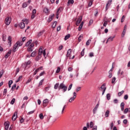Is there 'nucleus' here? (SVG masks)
I'll list each match as a JSON object with an SVG mask.
<instances>
[{
	"mask_svg": "<svg viewBox=\"0 0 130 130\" xmlns=\"http://www.w3.org/2000/svg\"><path fill=\"white\" fill-rule=\"evenodd\" d=\"M22 45H23V42L22 41H17L13 46L12 49L13 52H16L18 49V47H20V46H22Z\"/></svg>",
	"mask_w": 130,
	"mask_h": 130,
	"instance_id": "f257e3e1",
	"label": "nucleus"
},
{
	"mask_svg": "<svg viewBox=\"0 0 130 130\" xmlns=\"http://www.w3.org/2000/svg\"><path fill=\"white\" fill-rule=\"evenodd\" d=\"M61 89H63V91L64 92L67 91V90H68V87L66 86L63 83H60L59 84L58 89L60 90Z\"/></svg>",
	"mask_w": 130,
	"mask_h": 130,
	"instance_id": "f03ea898",
	"label": "nucleus"
},
{
	"mask_svg": "<svg viewBox=\"0 0 130 130\" xmlns=\"http://www.w3.org/2000/svg\"><path fill=\"white\" fill-rule=\"evenodd\" d=\"M63 10V9L62 8V7H60L58 9V10H57V11L56 13V19H58V15H59V13H61V12H62Z\"/></svg>",
	"mask_w": 130,
	"mask_h": 130,
	"instance_id": "7ed1b4c3",
	"label": "nucleus"
},
{
	"mask_svg": "<svg viewBox=\"0 0 130 130\" xmlns=\"http://www.w3.org/2000/svg\"><path fill=\"white\" fill-rule=\"evenodd\" d=\"M5 24L7 25H10L11 24V18L10 17H7L5 19Z\"/></svg>",
	"mask_w": 130,
	"mask_h": 130,
	"instance_id": "20e7f679",
	"label": "nucleus"
},
{
	"mask_svg": "<svg viewBox=\"0 0 130 130\" xmlns=\"http://www.w3.org/2000/svg\"><path fill=\"white\" fill-rule=\"evenodd\" d=\"M112 1L113 0H109L108 1V3L106 4V10L107 11L108 10V8H109V7H110L111 5V3H112Z\"/></svg>",
	"mask_w": 130,
	"mask_h": 130,
	"instance_id": "39448f33",
	"label": "nucleus"
},
{
	"mask_svg": "<svg viewBox=\"0 0 130 130\" xmlns=\"http://www.w3.org/2000/svg\"><path fill=\"white\" fill-rule=\"evenodd\" d=\"M53 18H54V14L50 15L48 19V22L49 23H50V22H51L52 20H53Z\"/></svg>",
	"mask_w": 130,
	"mask_h": 130,
	"instance_id": "423d86ee",
	"label": "nucleus"
},
{
	"mask_svg": "<svg viewBox=\"0 0 130 130\" xmlns=\"http://www.w3.org/2000/svg\"><path fill=\"white\" fill-rule=\"evenodd\" d=\"M17 112H16L12 116V120L13 121H15V120H16V119H17Z\"/></svg>",
	"mask_w": 130,
	"mask_h": 130,
	"instance_id": "0eeeda50",
	"label": "nucleus"
},
{
	"mask_svg": "<svg viewBox=\"0 0 130 130\" xmlns=\"http://www.w3.org/2000/svg\"><path fill=\"white\" fill-rule=\"evenodd\" d=\"M11 53H12V50H10L9 52H7V54L5 55V58H8V57H9V56L11 55Z\"/></svg>",
	"mask_w": 130,
	"mask_h": 130,
	"instance_id": "6e6552de",
	"label": "nucleus"
},
{
	"mask_svg": "<svg viewBox=\"0 0 130 130\" xmlns=\"http://www.w3.org/2000/svg\"><path fill=\"white\" fill-rule=\"evenodd\" d=\"M19 26L21 29H24L25 28V23L21 22L19 24Z\"/></svg>",
	"mask_w": 130,
	"mask_h": 130,
	"instance_id": "1a4fd4ad",
	"label": "nucleus"
},
{
	"mask_svg": "<svg viewBox=\"0 0 130 130\" xmlns=\"http://www.w3.org/2000/svg\"><path fill=\"white\" fill-rule=\"evenodd\" d=\"M4 125L5 126V129L8 130L9 129V127L10 126V123L5 122L4 123Z\"/></svg>",
	"mask_w": 130,
	"mask_h": 130,
	"instance_id": "9d476101",
	"label": "nucleus"
},
{
	"mask_svg": "<svg viewBox=\"0 0 130 130\" xmlns=\"http://www.w3.org/2000/svg\"><path fill=\"white\" fill-rule=\"evenodd\" d=\"M72 49H69L68 50V51H67V54L66 55L67 57L71 56V54L72 53Z\"/></svg>",
	"mask_w": 130,
	"mask_h": 130,
	"instance_id": "9b49d317",
	"label": "nucleus"
},
{
	"mask_svg": "<svg viewBox=\"0 0 130 130\" xmlns=\"http://www.w3.org/2000/svg\"><path fill=\"white\" fill-rule=\"evenodd\" d=\"M115 37V36L114 37H110L108 40H107L106 43H108L109 41H113V39Z\"/></svg>",
	"mask_w": 130,
	"mask_h": 130,
	"instance_id": "f8f14e48",
	"label": "nucleus"
},
{
	"mask_svg": "<svg viewBox=\"0 0 130 130\" xmlns=\"http://www.w3.org/2000/svg\"><path fill=\"white\" fill-rule=\"evenodd\" d=\"M43 52V50H42V47H41L39 50V55L41 56L42 53Z\"/></svg>",
	"mask_w": 130,
	"mask_h": 130,
	"instance_id": "ddd939ff",
	"label": "nucleus"
},
{
	"mask_svg": "<svg viewBox=\"0 0 130 130\" xmlns=\"http://www.w3.org/2000/svg\"><path fill=\"white\" fill-rule=\"evenodd\" d=\"M8 44H9V46H11L12 45V38L11 37H9L8 38Z\"/></svg>",
	"mask_w": 130,
	"mask_h": 130,
	"instance_id": "4468645a",
	"label": "nucleus"
},
{
	"mask_svg": "<svg viewBox=\"0 0 130 130\" xmlns=\"http://www.w3.org/2000/svg\"><path fill=\"white\" fill-rule=\"evenodd\" d=\"M83 25H84V22L82 21L78 27L79 31H81L82 30V28H83Z\"/></svg>",
	"mask_w": 130,
	"mask_h": 130,
	"instance_id": "2eb2a0df",
	"label": "nucleus"
},
{
	"mask_svg": "<svg viewBox=\"0 0 130 130\" xmlns=\"http://www.w3.org/2000/svg\"><path fill=\"white\" fill-rule=\"evenodd\" d=\"M44 32H45L44 30L41 31L38 34L37 37H40V36H41V35H42L43 33H44Z\"/></svg>",
	"mask_w": 130,
	"mask_h": 130,
	"instance_id": "dca6fc26",
	"label": "nucleus"
},
{
	"mask_svg": "<svg viewBox=\"0 0 130 130\" xmlns=\"http://www.w3.org/2000/svg\"><path fill=\"white\" fill-rule=\"evenodd\" d=\"M32 43V40H29L26 44H25V46L26 47H28L30 44Z\"/></svg>",
	"mask_w": 130,
	"mask_h": 130,
	"instance_id": "f3484780",
	"label": "nucleus"
},
{
	"mask_svg": "<svg viewBox=\"0 0 130 130\" xmlns=\"http://www.w3.org/2000/svg\"><path fill=\"white\" fill-rule=\"evenodd\" d=\"M109 113H110V111H109V110H107L106 111V112H105V117H108V116H109Z\"/></svg>",
	"mask_w": 130,
	"mask_h": 130,
	"instance_id": "a211bd4d",
	"label": "nucleus"
},
{
	"mask_svg": "<svg viewBox=\"0 0 130 130\" xmlns=\"http://www.w3.org/2000/svg\"><path fill=\"white\" fill-rule=\"evenodd\" d=\"M5 73V71L4 70H1L0 72V79L3 77V75Z\"/></svg>",
	"mask_w": 130,
	"mask_h": 130,
	"instance_id": "6ab92c4d",
	"label": "nucleus"
},
{
	"mask_svg": "<svg viewBox=\"0 0 130 130\" xmlns=\"http://www.w3.org/2000/svg\"><path fill=\"white\" fill-rule=\"evenodd\" d=\"M70 37H71V35L70 34L67 35L64 37V40H68V39H69Z\"/></svg>",
	"mask_w": 130,
	"mask_h": 130,
	"instance_id": "aec40b11",
	"label": "nucleus"
},
{
	"mask_svg": "<svg viewBox=\"0 0 130 130\" xmlns=\"http://www.w3.org/2000/svg\"><path fill=\"white\" fill-rule=\"evenodd\" d=\"M93 2H94V0H90L88 3V7H91L93 5Z\"/></svg>",
	"mask_w": 130,
	"mask_h": 130,
	"instance_id": "412c9836",
	"label": "nucleus"
},
{
	"mask_svg": "<svg viewBox=\"0 0 130 130\" xmlns=\"http://www.w3.org/2000/svg\"><path fill=\"white\" fill-rule=\"evenodd\" d=\"M124 93V91L122 90L121 91L118 93V95L120 97L123 93Z\"/></svg>",
	"mask_w": 130,
	"mask_h": 130,
	"instance_id": "4be33fe9",
	"label": "nucleus"
},
{
	"mask_svg": "<svg viewBox=\"0 0 130 130\" xmlns=\"http://www.w3.org/2000/svg\"><path fill=\"white\" fill-rule=\"evenodd\" d=\"M56 24H57V22L54 21V22L53 23V24H52V28H55V27L56 26Z\"/></svg>",
	"mask_w": 130,
	"mask_h": 130,
	"instance_id": "5701e85b",
	"label": "nucleus"
},
{
	"mask_svg": "<svg viewBox=\"0 0 130 130\" xmlns=\"http://www.w3.org/2000/svg\"><path fill=\"white\" fill-rule=\"evenodd\" d=\"M58 86H59V84L56 83L54 86V89H55V90H56L57 89V88H58Z\"/></svg>",
	"mask_w": 130,
	"mask_h": 130,
	"instance_id": "b1692460",
	"label": "nucleus"
},
{
	"mask_svg": "<svg viewBox=\"0 0 130 130\" xmlns=\"http://www.w3.org/2000/svg\"><path fill=\"white\" fill-rule=\"evenodd\" d=\"M36 54V51H35L31 53L30 56H31V57H35Z\"/></svg>",
	"mask_w": 130,
	"mask_h": 130,
	"instance_id": "393cba45",
	"label": "nucleus"
},
{
	"mask_svg": "<svg viewBox=\"0 0 130 130\" xmlns=\"http://www.w3.org/2000/svg\"><path fill=\"white\" fill-rule=\"evenodd\" d=\"M126 29H124L123 31H122V35H121V37L122 38L124 37V35H125V32H126Z\"/></svg>",
	"mask_w": 130,
	"mask_h": 130,
	"instance_id": "a878e982",
	"label": "nucleus"
},
{
	"mask_svg": "<svg viewBox=\"0 0 130 130\" xmlns=\"http://www.w3.org/2000/svg\"><path fill=\"white\" fill-rule=\"evenodd\" d=\"M49 103V100L46 99L43 101V103L47 104Z\"/></svg>",
	"mask_w": 130,
	"mask_h": 130,
	"instance_id": "bb28decb",
	"label": "nucleus"
},
{
	"mask_svg": "<svg viewBox=\"0 0 130 130\" xmlns=\"http://www.w3.org/2000/svg\"><path fill=\"white\" fill-rule=\"evenodd\" d=\"M16 101V99L13 98L12 101L10 102V104H11V105H13L14 103H15V102Z\"/></svg>",
	"mask_w": 130,
	"mask_h": 130,
	"instance_id": "cd10ccee",
	"label": "nucleus"
},
{
	"mask_svg": "<svg viewBox=\"0 0 130 130\" xmlns=\"http://www.w3.org/2000/svg\"><path fill=\"white\" fill-rule=\"evenodd\" d=\"M40 71V69H37L35 70V72L34 73V76L37 75V74Z\"/></svg>",
	"mask_w": 130,
	"mask_h": 130,
	"instance_id": "c85d7f7f",
	"label": "nucleus"
},
{
	"mask_svg": "<svg viewBox=\"0 0 130 130\" xmlns=\"http://www.w3.org/2000/svg\"><path fill=\"white\" fill-rule=\"evenodd\" d=\"M27 6H28V4L26 2H25L22 4V8H26V7H27Z\"/></svg>",
	"mask_w": 130,
	"mask_h": 130,
	"instance_id": "c756f323",
	"label": "nucleus"
},
{
	"mask_svg": "<svg viewBox=\"0 0 130 130\" xmlns=\"http://www.w3.org/2000/svg\"><path fill=\"white\" fill-rule=\"evenodd\" d=\"M84 54H85V48H84V49L82 50V51H81V56H84Z\"/></svg>",
	"mask_w": 130,
	"mask_h": 130,
	"instance_id": "7c9ffc66",
	"label": "nucleus"
},
{
	"mask_svg": "<svg viewBox=\"0 0 130 130\" xmlns=\"http://www.w3.org/2000/svg\"><path fill=\"white\" fill-rule=\"evenodd\" d=\"M16 87H17V84H14L13 86H12V88H11V90L12 91H14L15 90V89L16 88Z\"/></svg>",
	"mask_w": 130,
	"mask_h": 130,
	"instance_id": "2f4dec72",
	"label": "nucleus"
},
{
	"mask_svg": "<svg viewBox=\"0 0 130 130\" xmlns=\"http://www.w3.org/2000/svg\"><path fill=\"white\" fill-rule=\"evenodd\" d=\"M41 58V56H37L36 57V60L37 61H38V60H39V59H40Z\"/></svg>",
	"mask_w": 130,
	"mask_h": 130,
	"instance_id": "473e14b6",
	"label": "nucleus"
},
{
	"mask_svg": "<svg viewBox=\"0 0 130 130\" xmlns=\"http://www.w3.org/2000/svg\"><path fill=\"white\" fill-rule=\"evenodd\" d=\"M39 117H40V119H43V118H44V116H43V114H42V113L40 114Z\"/></svg>",
	"mask_w": 130,
	"mask_h": 130,
	"instance_id": "72a5a7b5",
	"label": "nucleus"
},
{
	"mask_svg": "<svg viewBox=\"0 0 130 130\" xmlns=\"http://www.w3.org/2000/svg\"><path fill=\"white\" fill-rule=\"evenodd\" d=\"M101 89H102L103 90H106V87H105V84H103L101 87Z\"/></svg>",
	"mask_w": 130,
	"mask_h": 130,
	"instance_id": "f704fd0d",
	"label": "nucleus"
},
{
	"mask_svg": "<svg viewBox=\"0 0 130 130\" xmlns=\"http://www.w3.org/2000/svg\"><path fill=\"white\" fill-rule=\"evenodd\" d=\"M125 17L124 16V15H123L122 16V18L121 19V23H123V22H124V19H125Z\"/></svg>",
	"mask_w": 130,
	"mask_h": 130,
	"instance_id": "c9c22d12",
	"label": "nucleus"
},
{
	"mask_svg": "<svg viewBox=\"0 0 130 130\" xmlns=\"http://www.w3.org/2000/svg\"><path fill=\"white\" fill-rule=\"evenodd\" d=\"M83 39V35H81L78 38V40L80 42H81V41L82 40V39Z\"/></svg>",
	"mask_w": 130,
	"mask_h": 130,
	"instance_id": "e433bc0d",
	"label": "nucleus"
},
{
	"mask_svg": "<svg viewBox=\"0 0 130 130\" xmlns=\"http://www.w3.org/2000/svg\"><path fill=\"white\" fill-rule=\"evenodd\" d=\"M75 99H76V98H74V97L71 98L69 100V102H70V103H71V102H72V101H75Z\"/></svg>",
	"mask_w": 130,
	"mask_h": 130,
	"instance_id": "4c0bfd02",
	"label": "nucleus"
},
{
	"mask_svg": "<svg viewBox=\"0 0 130 130\" xmlns=\"http://www.w3.org/2000/svg\"><path fill=\"white\" fill-rule=\"evenodd\" d=\"M44 81V79H42L39 84V86H42V83H43V82Z\"/></svg>",
	"mask_w": 130,
	"mask_h": 130,
	"instance_id": "58836bf2",
	"label": "nucleus"
},
{
	"mask_svg": "<svg viewBox=\"0 0 130 130\" xmlns=\"http://www.w3.org/2000/svg\"><path fill=\"white\" fill-rule=\"evenodd\" d=\"M22 78H23V76H19L18 79L16 80V83H18V82H20V80H21V79H22Z\"/></svg>",
	"mask_w": 130,
	"mask_h": 130,
	"instance_id": "ea45409f",
	"label": "nucleus"
},
{
	"mask_svg": "<svg viewBox=\"0 0 130 130\" xmlns=\"http://www.w3.org/2000/svg\"><path fill=\"white\" fill-rule=\"evenodd\" d=\"M89 57H93V56H94V53H93V52L89 53Z\"/></svg>",
	"mask_w": 130,
	"mask_h": 130,
	"instance_id": "a19ab883",
	"label": "nucleus"
},
{
	"mask_svg": "<svg viewBox=\"0 0 130 130\" xmlns=\"http://www.w3.org/2000/svg\"><path fill=\"white\" fill-rule=\"evenodd\" d=\"M34 112H35V110L31 111L28 112L27 114H28V115H30V114H33V113H34Z\"/></svg>",
	"mask_w": 130,
	"mask_h": 130,
	"instance_id": "79ce46f5",
	"label": "nucleus"
},
{
	"mask_svg": "<svg viewBox=\"0 0 130 130\" xmlns=\"http://www.w3.org/2000/svg\"><path fill=\"white\" fill-rule=\"evenodd\" d=\"M68 4H72V5H73V4H74V0H69L68 2Z\"/></svg>",
	"mask_w": 130,
	"mask_h": 130,
	"instance_id": "37998d69",
	"label": "nucleus"
},
{
	"mask_svg": "<svg viewBox=\"0 0 130 130\" xmlns=\"http://www.w3.org/2000/svg\"><path fill=\"white\" fill-rule=\"evenodd\" d=\"M116 80V78L115 77H113L112 80V84H114L115 83Z\"/></svg>",
	"mask_w": 130,
	"mask_h": 130,
	"instance_id": "c03bdc74",
	"label": "nucleus"
},
{
	"mask_svg": "<svg viewBox=\"0 0 130 130\" xmlns=\"http://www.w3.org/2000/svg\"><path fill=\"white\" fill-rule=\"evenodd\" d=\"M90 42H91V40H88L86 43V45H90Z\"/></svg>",
	"mask_w": 130,
	"mask_h": 130,
	"instance_id": "a18cd8bd",
	"label": "nucleus"
},
{
	"mask_svg": "<svg viewBox=\"0 0 130 130\" xmlns=\"http://www.w3.org/2000/svg\"><path fill=\"white\" fill-rule=\"evenodd\" d=\"M72 87H73V84H71L68 88V91H71V89H72Z\"/></svg>",
	"mask_w": 130,
	"mask_h": 130,
	"instance_id": "49530a36",
	"label": "nucleus"
},
{
	"mask_svg": "<svg viewBox=\"0 0 130 130\" xmlns=\"http://www.w3.org/2000/svg\"><path fill=\"white\" fill-rule=\"evenodd\" d=\"M59 72H60V68L58 67L56 71V74H58V73H59Z\"/></svg>",
	"mask_w": 130,
	"mask_h": 130,
	"instance_id": "de8ad7c7",
	"label": "nucleus"
},
{
	"mask_svg": "<svg viewBox=\"0 0 130 130\" xmlns=\"http://www.w3.org/2000/svg\"><path fill=\"white\" fill-rule=\"evenodd\" d=\"M113 102L115 104H117L118 103V100L115 99L114 100Z\"/></svg>",
	"mask_w": 130,
	"mask_h": 130,
	"instance_id": "09e8293b",
	"label": "nucleus"
},
{
	"mask_svg": "<svg viewBox=\"0 0 130 130\" xmlns=\"http://www.w3.org/2000/svg\"><path fill=\"white\" fill-rule=\"evenodd\" d=\"M110 94H109V93H108L107 94V99L108 100H110Z\"/></svg>",
	"mask_w": 130,
	"mask_h": 130,
	"instance_id": "8fccbe9b",
	"label": "nucleus"
},
{
	"mask_svg": "<svg viewBox=\"0 0 130 130\" xmlns=\"http://www.w3.org/2000/svg\"><path fill=\"white\" fill-rule=\"evenodd\" d=\"M2 38H3V41H4V42L6 41V40L7 39V38H6V35H3Z\"/></svg>",
	"mask_w": 130,
	"mask_h": 130,
	"instance_id": "3c124183",
	"label": "nucleus"
},
{
	"mask_svg": "<svg viewBox=\"0 0 130 130\" xmlns=\"http://www.w3.org/2000/svg\"><path fill=\"white\" fill-rule=\"evenodd\" d=\"M89 126H90V128H92V127H93V126H94V125L93 124V122L91 121L90 122Z\"/></svg>",
	"mask_w": 130,
	"mask_h": 130,
	"instance_id": "603ef678",
	"label": "nucleus"
},
{
	"mask_svg": "<svg viewBox=\"0 0 130 130\" xmlns=\"http://www.w3.org/2000/svg\"><path fill=\"white\" fill-rule=\"evenodd\" d=\"M44 12L45 13H46V14H48V9H47V8H45V9H44Z\"/></svg>",
	"mask_w": 130,
	"mask_h": 130,
	"instance_id": "864d4df0",
	"label": "nucleus"
},
{
	"mask_svg": "<svg viewBox=\"0 0 130 130\" xmlns=\"http://www.w3.org/2000/svg\"><path fill=\"white\" fill-rule=\"evenodd\" d=\"M97 109H96V108H94L93 110V114H96V112H97Z\"/></svg>",
	"mask_w": 130,
	"mask_h": 130,
	"instance_id": "5fc2aeb1",
	"label": "nucleus"
},
{
	"mask_svg": "<svg viewBox=\"0 0 130 130\" xmlns=\"http://www.w3.org/2000/svg\"><path fill=\"white\" fill-rule=\"evenodd\" d=\"M107 24H108V22L107 21H105L103 24L104 27H106V26H107Z\"/></svg>",
	"mask_w": 130,
	"mask_h": 130,
	"instance_id": "6e6d98bb",
	"label": "nucleus"
},
{
	"mask_svg": "<svg viewBox=\"0 0 130 130\" xmlns=\"http://www.w3.org/2000/svg\"><path fill=\"white\" fill-rule=\"evenodd\" d=\"M124 99L125 100H127V99H128V95L127 94H125L124 96Z\"/></svg>",
	"mask_w": 130,
	"mask_h": 130,
	"instance_id": "4d7b16f0",
	"label": "nucleus"
},
{
	"mask_svg": "<svg viewBox=\"0 0 130 130\" xmlns=\"http://www.w3.org/2000/svg\"><path fill=\"white\" fill-rule=\"evenodd\" d=\"M83 18L82 17V16H80L79 17V18L78 19L77 21H79V22H82V20Z\"/></svg>",
	"mask_w": 130,
	"mask_h": 130,
	"instance_id": "13d9d810",
	"label": "nucleus"
},
{
	"mask_svg": "<svg viewBox=\"0 0 130 130\" xmlns=\"http://www.w3.org/2000/svg\"><path fill=\"white\" fill-rule=\"evenodd\" d=\"M127 112H128V108L125 109L124 111V113L126 114L127 113Z\"/></svg>",
	"mask_w": 130,
	"mask_h": 130,
	"instance_id": "bf43d9fd",
	"label": "nucleus"
},
{
	"mask_svg": "<svg viewBox=\"0 0 130 130\" xmlns=\"http://www.w3.org/2000/svg\"><path fill=\"white\" fill-rule=\"evenodd\" d=\"M123 123H124V124H126L127 123V120L124 119L123 121Z\"/></svg>",
	"mask_w": 130,
	"mask_h": 130,
	"instance_id": "052dcab7",
	"label": "nucleus"
},
{
	"mask_svg": "<svg viewBox=\"0 0 130 130\" xmlns=\"http://www.w3.org/2000/svg\"><path fill=\"white\" fill-rule=\"evenodd\" d=\"M36 12H37L36 9H34L32 10V14L34 15H35V14H36Z\"/></svg>",
	"mask_w": 130,
	"mask_h": 130,
	"instance_id": "680f3d73",
	"label": "nucleus"
},
{
	"mask_svg": "<svg viewBox=\"0 0 130 130\" xmlns=\"http://www.w3.org/2000/svg\"><path fill=\"white\" fill-rule=\"evenodd\" d=\"M7 89H4V92H3V95H6V94H7Z\"/></svg>",
	"mask_w": 130,
	"mask_h": 130,
	"instance_id": "e2e57ef3",
	"label": "nucleus"
},
{
	"mask_svg": "<svg viewBox=\"0 0 130 130\" xmlns=\"http://www.w3.org/2000/svg\"><path fill=\"white\" fill-rule=\"evenodd\" d=\"M60 28H61L60 25H59V26L57 27V31H60Z\"/></svg>",
	"mask_w": 130,
	"mask_h": 130,
	"instance_id": "0e129e2a",
	"label": "nucleus"
},
{
	"mask_svg": "<svg viewBox=\"0 0 130 130\" xmlns=\"http://www.w3.org/2000/svg\"><path fill=\"white\" fill-rule=\"evenodd\" d=\"M81 90V87H78L76 88V92H79Z\"/></svg>",
	"mask_w": 130,
	"mask_h": 130,
	"instance_id": "69168bd1",
	"label": "nucleus"
},
{
	"mask_svg": "<svg viewBox=\"0 0 130 130\" xmlns=\"http://www.w3.org/2000/svg\"><path fill=\"white\" fill-rule=\"evenodd\" d=\"M110 128L111 129H112V128H113V123L112 122L110 124Z\"/></svg>",
	"mask_w": 130,
	"mask_h": 130,
	"instance_id": "338daca9",
	"label": "nucleus"
},
{
	"mask_svg": "<svg viewBox=\"0 0 130 130\" xmlns=\"http://www.w3.org/2000/svg\"><path fill=\"white\" fill-rule=\"evenodd\" d=\"M92 130H97V126H94L92 128Z\"/></svg>",
	"mask_w": 130,
	"mask_h": 130,
	"instance_id": "774afa93",
	"label": "nucleus"
}]
</instances>
